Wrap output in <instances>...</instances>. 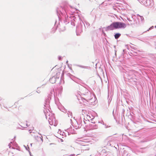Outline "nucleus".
<instances>
[{"label":"nucleus","mask_w":156,"mask_h":156,"mask_svg":"<svg viewBox=\"0 0 156 156\" xmlns=\"http://www.w3.org/2000/svg\"><path fill=\"white\" fill-rule=\"evenodd\" d=\"M126 24L125 23L120 22L113 23L108 27V29L110 30L115 29L124 28L126 27Z\"/></svg>","instance_id":"f257e3e1"},{"label":"nucleus","mask_w":156,"mask_h":156,"mask_svg":"<svg viewBox=\"0 0 156 156\" xmlns=\"http://www.w3.org/2000/svg\"><path fill=\"white\" fill-rule=\"evenodd\" d=\"M35 138V139L37 141H39L42 140V139L40 136H36Z\"/></svg>","instance_id":"f03ea898"},{"label":"nucleus","mask_w":156,"mask_h":156,"mask_svg":"<svg viewBox=\"0 0 156 156\" xmlns=\"http://www.w3.org/2000/svg\"><path fill=\"white\" fill-rule=\"evenodd\" d=\"M121 35V34L119 33L116 34L115 35V38L116 39H118Z\"/></svg>","instance_id":"7ed1b4c3"},{"label":"nucleus","mask_w":156,"mask_h":156,"mask_svg":"<svg viewBox=\"0 0 156 156\" xmlns=\"http://www.w3.org/2000/svg\"><path fill=\"white\" fill-rule=\"evenodd\" d=\"M21 126H22V127H25V126L23 125V123H21Z\"/></svg>","instance_id":"20e7f679"},{"label":"nucleus","mask_w":156,"mask_h":156,"mask_svg":"<svg viewBox=\"0 0 156 156\" xmlns=\"http://www.w3.org/2000/svg\"><path fill=\"white\" fill-rule=\"evenodd\" d=\"M32 129H31L30 130H29V132H30V133H31V130H33L34 129V128H32Z\"/></svg>","instance_id":"39448f33"},{"label":"nucleus","mask_w":156,"mask_h":156,"mask_svg":"<svg viewBox=\"0 0 156 156\" xmlns=\"http://www.w3.org/2000/svg\"><path fill=\"white\" fill-rule=\"evenodd\" d=\"M141 2L143 3V4H145V2L143 1H142V0H140Z\"/></svg>","instance_id":"423d86ee"},{"label":"nucleus","mask_w":156,"mask_h":156,"mask_svg":"<svg viewBox=\"0 0 156 156\" xmlns=\"http://www.w3.org/2000/svg\"><path fill=\"white\" fill-rule=\"evenodd\" d=\"M59 74H60V73H57L56 74V75H57V76H58V75H59Z\"/></svg>","instance_id":"0eeeda50"}]
</instances>
